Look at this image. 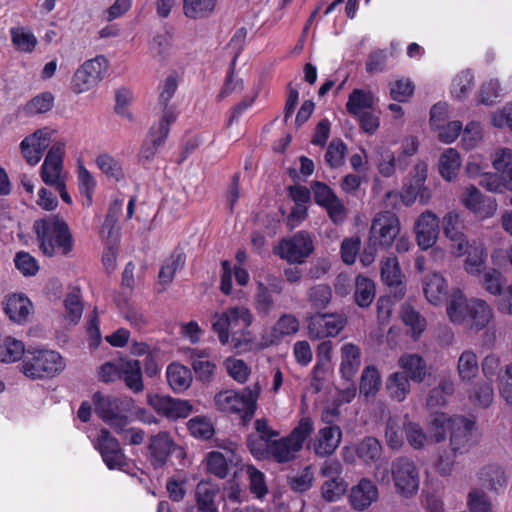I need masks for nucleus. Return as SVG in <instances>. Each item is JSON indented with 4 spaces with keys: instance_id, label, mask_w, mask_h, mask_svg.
Segmentation results:
<instances>
[{
    "instance_id": "obj_1",
    "label": "nucleus",
    "mask_w": 512,
    "mask_h": 512,
    "mask_svg": "<svg viewBox=\"0 0 512 512\" xmlns=\"http://www.w3.org/2000/svg\"><path fill=\"white\" fill-rule=\"evenodd\" d=\"M446 312L452 323L465 325L474 331L483 330L494 318V311L489 303L480 298L467 299L461 290L451 293Z\"/></svg>"
},
{
    "instance_id": "obj_2",
    "label": "nucleus",
    "mask_w": 512,
    "mask_h": 512,
    "mask_svg": "<svg viewBox=\"0 0 512 512\" xmlns=\"http://www.w3.org/2000/svg\"><path fill=\"white\" fill-rule=\"evenodd\" d=\"M34 231L39 249L45 256H65L72 254L74 238L68 224L58 216H49L35 221Z\"/></svg>"
},
{
    "instance_id": "obj_3",
    "label": "nucleus",
    "mask_w": 512,
    "mask_h": 512,
    "mask_svg": "<svg viewBox=\"0 0 512 512\" xmlns=\"http://www.w3.org/2000/svg\"><path fill=\"white\" fill-rule=\"evenodd\" d=\"M253 321L254 316L248 307L235 305L215 314L212 329L217 334L219 342L227 345L237 330L248 328Z\"/></svg>"
},
{
    "instance_id": "obj_4",
    "label": "nucleus",
    "mask_w": 512,
    "mask_h": 512,
    "mask_svg": "<svg viewBox=\"0 0 512 512\" xmlns=\"http://www.w3.org/2000/svg\"><path fill=\"white\" fill-rule=\"evenodd\" d=\"M63 357L53 350H29L22 362V372L31 379L53 377L64 370Z\"/></svg>"
},
{
    "instance_id": "obj_5",
    "label": "nucleus",
    "mask_w": 512,
    "mask_h": 512,
    "mask_svg": "<svg viewBox=\"0 0 512 512\" xmlns=\"http://www.w3.org/2000/svg\"><path fill=\"white\" fill-rule=\"evenodd\" d=\"M109 68V62L103 55L84 61L73 73L70 89L76 94L93 91L104 79Z\"/></svg>"
},
{
    "instance_id": "obj_6",
    "label": "nucleus",
    "mask_w": 512,
    "mask_h": 512,
    "mask_svg": "<svg viewBox=\"0 0 512 512\" xmlns=\"http://www.w3.org/2000/svg\"><path fill=\"white\" fill-rule=\"evenodd\" d=\"M261 393L259 383H254L241 392L225 390L214 397L216 408L225 413H240L252 416L256 410V402Z\"/></svg>"
},
{
    "instance_id": "obj_7",
    "label": "nucleus",
    "mask_w": 512,
    "mask_h": 512,
    "mask_svg": "<svg viewBox=\"0 0 512 512\" xmlns=\"http://www.w3.org/2000/svg\"><path fill=\"white\" fill-rule=\"evenodd\" d=\"M96 414L104 420L116 433L123 432L129 423L124 412L133 405L131 398H113L96 393L93 396Z\"/></svg>"
},
{
    "instance_id": "obj_8",
    "label": "nucleus",
    "mask_w": 512,
    "mask_h": 512,
    "mask_svg": "<svg viewBox=\"0 0 512 512\" xmlns=\"http://www.w3.org/2000/svg\"><path fill=\"white\" fill-rule=\"evenodd\" d=\"M401 231L398 216L391 211L378 212L372 219L369 231V245L373 249H388Z\"/></svg>"
},
{
    "instance_id": "obj_9",
    "label": "nucleus",
    "mask_w": 512,
    "mask_h": 512,
    "mask_svg": "<svg viewBox=\"0 0 512 512\" xmlns=\"http://www.w3.org/2000/svg\"><path fill=\"white\" fill-rule=\"evenodd\" d=\"M391 475L396 492L405 498L417 494L420 486V471L415 462L399 457L391 464Z\"/></svg>"
},
{
    "instance_id": "obj_10",
    "label": "nucleus",
    "mask_w": 512,
    "mask_h": 512,
    "mask_svg": "<svg viewBox=\"0 0 512 512\" xmlns=\"http://www.w3.org/2000/svg\"><path fill=\"white\" fill-rule=\"evenodd\" d=\"M273 251L290 264H302L313 253L314 243L308 232L299 231L292 237L282 239Z\"/></svg>"
},
{
    "instance_id": "obj_11",
    "label": "nucleus",
    "mask_w": 512,
    "mask_h": 512,
    "mask_svg": "<svg viewBox=\"0 0 512 512\" xmlns=\"http://www.w3.org/2000/svg\"><path fill=\"white\" fill-rule=\"evenodd\" d=\"M65 153L64 142L54 143L47 152L40 167V178L45 185L53 188L66 181L64 171Z\"/></svg>"
},
{
    "instance_id": "obj_12",
    "label": "nucleus",
    "mask_w": 512,
    "mask_h": 512,
    "mask_svg": "<svg viewBox=\"0 0 512 512\" xmlns=\"http://www.w3.org/2000/svg\"><path fill=\"white\" fill-rule=\"evenodd\" d=\"M428 166L425 162H418L413 167L408 183L404 184L403 193L400 195L396 191H388L385 194V206L395 208L397 206L398 198L400 197L405 205H411L418 192L425 187L427 179Z\"/></svg>"
},
{
    "instance_id": "obj_13",
    "label": "nucleus",
    "mask_w": 512,
    "mask_h": 512,
    "mask_svg": "<svg viewBox=\"0 0 512 512\" xmlns=\"http://www.w3.org/2000/svg\"><path fill=\"white\" fill-rule=\"evenodd\" d=\"M460 202L481 220L492 218L498 210L497 200L494 197L484 195L474 185L464 188L460 196Z\"/></svg>"
},
{
    "instance_id": "obj_14",
    "label": "nucleus",
    "mask_w": 512,
    "mask_h": 512,
    "mask_svg": "<svg viewBox=\"0 0 512 512\" xmlns=\"http://www.w3.org/2000/svg\"><path fill=\"white\" fill-rule=\"evenodd\" d=\"M382 454V445L372 436L363 438L359 443L345 445L341 450V456L345 463L354 464L357 459L366 464L377 461Z\"/></svg>"
},
{
    "instance_id": "obj_15",
    "label": "nucleus",
    "mask_w": 512,
    "mask_h": 512,
    "mask_svg": "<svg viewBox=\"0 0 512 512\" xmlns=\"http://www.w3.org/2000/svg\"><path fill=\"white\" fill-rule=\"evenodd\" d=\"M54 130L44 127L26 136L20 142V151L25 161L31 165H37L44 151L50 145Z\"/></svg>"
},
{
    "instance_id": "obj_16",
    "label": "nucleus",
    "mask_w": 512,
    "mask_h": 512,
    "mask_svg": "<svg viewBox=\"0 0 512 512\" xmlns=\"http://www.w3.org/2000/svg\"><path fill=\"white\" fill-rule=\"evenodd\" d=\"M94 446L100 452L104 463L110 470H123L128 466V459L123 453L118 440L108 430L102 429L100 431Z\"/></svg>"
},
{
    "instance_id": "obj_17",
    "label": "nucleus",
    "mask_w": 512,
    "mask_h": 512,
    "mask_svg": "<svg viewBox=\"0 0 512 512\" xmlns=\"http://www.w3.org/2000/svg\"><path fill=\"white\" fill-rule=\"evenodd\" d=\"M439 224V217L430 210L418 216L414 224V234L421 250H428L437 243L440 233Z\"/></svg>"
},
{
    "instance_id": "obj_18",
    "label": "nucleus",
    "mask_w": 512,
    "mask_h": 512,
    "mask_svg": "<svg viewBox=\"0 0 512 512\" xmlns=\"http://www.w3.org/2000/svg\"><path fill=\"white\" fill-rule=\"evenodd\" d=\"M147 402L159 415L172 420L186 418L193 410V406L188 400L174 399L159 394H148Z\"/></svg>"
},
{
    "instance_id": "obj_19",
    "label": "nucleus",
    "mask_w": 512,
    "mask_h": 512,
    "mask_svg": "<svg viewBox=\"0 0 512 512\" xmlns=\"http://www.w3.org/2000/svg\"><path fill=\"white\" fill-rule=\"evenodd\" d=\"M341 441V428L337 425H326L317 431L308 442L307 448L317 457H328L337 450Z\"/></svg>"
},
{
    "instance_id": "obj_20",
    "label": "nucleus",
    "mask_w": 512,
    "mask_h": 512,
    "mask_svg": "<svg viewBox=\"0 0 512 512\" xmlns=\"http://www.w3.org/2000/svg\"><path fill=\"white\" fill-rule=\"evenodd\" d=\"M345 326V320L334 314H317L308 322V335L311 339H323L338 335Z\"/></svg>"
},
{
    "instance_id": "obj_21",
    "label": "nucleus",
    "mask_w": 512,
    "mask_h": 512,
    "mask_svg": "<svg viewBox=\"0 0 512 512\" xmlns=\"http://www.w3.org/2000/svg\"><path fill=\"white\" fill-rule=\"evenodd\" d=\"M300 330V321L292 313L282 314L271 327L270 331L262 336V347L278 344L286 337L296 335Z\"/></svg>"
},
{
    "instance_id": "obj_22",
    "label": "nucleus",
    "mask_w": 512,
    "mask_h": 512,
    "mask_svg": "<svg viewBox=\"0 0 512 512\" xmlns=\"http://www.w3.org/2000/svg\"><path fill=\"white\" fill-rule=\"evenodd\" d=\"M379 491L374 482L368 478L360 479L350 488L348 500L356 511H365L373 503L377 502Z\"/></svg>"
},
{
    "instance_id": "obj_23",
    "label": "nucleus",
    "mask_w": 512,
    "mask_h": 512,
    "mask_svg": "<svg viewBox=\"0 0 512 512\" xmlns=\"http://www.w3.org/2000/svg\"><path fill=\"white\" fill-rule=\"evenodd\" d=\"M475 423L465 417L454 415L450 431V445L454 452L464 453L474 444L473 429Z\"/></svg>"
},
{
    "instance_id": "obj_24",
    "label": "nucleus",
    "mask_w": 512,
    "mask_h": 512,
    "mask_svg": "<svg viewBox=\"0 0 512 512\" xmlns=\"http://www.w3.org/2000/svg\"><path fill=\"white\" fill-rule=\"evenodd\" d=\"M186 353L196 379L203 383H210L217 370V363L212 359L210 349L189 348Z\"/></svg>"
},
{
    "instance_id": "obj_25",
    "label": "nucleus",
    "mask_w": 512,
    "mask_h": 512,
    "mask_svg": "<svg viewBox=\"0 0 512 512\" xmlns=\"http://www.w3.org/2000/svg\"><path fill=\"white\" fill-rule=\"evenodd\" d=\"M223 452L211 451L206 456L207 470L219 478H225L229 472V466L239 461L238 448L235 444L222 447Z\"/></svg>"
},
{
    "instance_id": "obj_26",
    "label": "nucleus",
    "mask_w": 512,
    "mask_h": 512,
    "mask_svg": "<svg viewBox=\"0 0 512 512\" xmlns=\"http://www.w3.org/2000/svg\"><path fill=\"white\" fill-rule=\"evenodd\" d=\"M423 293L426 300L434 305H441L448 296V281L439 272L426 275L422 280Z\"/></svg>"
},
{
    "instance_id": "obj_27",
    "label": "nucleus",
    "mask_w": 512,
    "mask_h": 512,
    "mask_svg": "<svg viewBox=\"0 0 512 512\" xmlns=\"http://www.w3.org/2000/svg\"><path fill=\"white\" fill-rule=\"evenodd\" d=\"M175 444L170 435L160 432L150 438L148 446V458L154 467L163 466L171 454Z\"/></svg>"
},
{
    "instance_id": "obj_28",
    "label": "nucleus",
    "mask_w": 512,
    "mask_h": 512,
    "mask_svg": "<svg viewBox=\"0 0 512 512\" xmlns=\"http://www.w3.org/2000/svg\"><path fill=\"white\" fill-rule=\"evenodd\" d=\"M3 305L9 319L18 324L28 321L33 310L31 301L23 294L7 295Z\"/></svg>"
},
{
    "instance_id": "obj_29",
    "label": "nucleus",
    "mask_w": 512,
    "mask_h": 512,
    "mask_svg": "<svg viewBox=\"0 0 512 512\" xmlns=\"http://www.w3.org/2000/svg\"><path fill=\"white\" fill-rule=\"evenodd\" d=\"M148 54L159 63H167L174 56L173 35L164 31L155 34L148 42Z\"/></svg>"
},
{
    "instance_id": "obj_30",
    "label": "nucleus",
    "mask_w": 512,
    "mask_h": 512,
    "mask_svg": "<svg viewBox=\"0 0 512 512\" xmlns=\"http://www.w3.org/2000/svg\"><path fill=\"white\" fill-rule=\"evenodd\" d=\"M119 379L135 393L142 392L144 384L142 380L141 364L138 360L119 359Z\"/></svg>"
},
{
    "instance_id": "obj_31",
    "label": "nucleus",
    "mask_w": 512,
    "mask_h": 512,
    "mask_svg": "<svg viewBox=\"0 0 512 512\" xmlns=\"http://www.w3.org/2000/svg\"><path fill=\"white\" fill-rule=\"evenodd\" d=\"M462 166L460 153L454 148L444 149L438 159V172L447 182L457 179Z\"/></svg>"
},
{
    "instance_id": "obj_32",
    "label": "nucleus",
    "mask_w": 512,
    "mask_h": 512,
    "mask_svg": "<svg viewBox=\"0 0 512 512\" xmlns=\"http://www.w3.org/2000/svg\"><path fill=\"white\" fill-rule=\"evenodd\" d=\"M375 105L376 99L371 91L354 89L348 96L346 110L353 117H357L367 111L374 110Z\"/></svg>"
},
{
    "instance_id": "obj_33",
    "label": "nucleus",
    "mask_w": 512,
    "mask_h": 512,
    "mask_svg": "<svg viewBox=\"0 0 512 512\" xmlns=\"http://www.w3.org/2000/svg\"><path fill=\"white\" fill-rule=\"evenodd\" d=\"M166 377L171 389L179 393L186 391L191 386L193 380L189 368L178 362H172L168 365Z\"/></svg>"
},
{
    "instance_id": "obj_34",
    "label": "nucleus",
    "mask_w": 512,
    "mask_h": 512,
    "mask_svg": "<svg viewBox=\"0 0 512 512\" xmlns=\"http://www.w3.org/2000/svg\"><path fill=\"white\" fill-rule=\"evenodd\" d=\"M398 365L414 382H422L427 376L426 362L419 354H403L398 359Z\"/></svg>"
},
{
    "instance_id": "obj_35",
    "label": "nucleus",
    "mask_w": 512,
    "mask_h": 512,
    "mask_svg": "<svg viewBox=\"0 0 512 512\" xmlns=\"http://www.w3.org/2000/svg\"><path fill=\"white\" fill-rule=\"evenodd\" d=\"M361 364V352L353 343H346L341 347L340 372L343 377L350 379L358 371Z\"/></svg>"
},
{
    "instance_id": "obj_36",
    "label": "nucleus",
    "mask_w": 512,
    "mask_h": 512,
    "mask_svg": "<svg viewBox=\"0 0 512 512\" xmlns=\"http://www.w3.org/2000/svg\"><path fill=\"white\" fill-rule=\"evenodd\" d=\"M25 352V345L21 340L12 336H0V362L15 363L26 355Z\"/></svg>"
},
{
    "instance_id": "obj_37",
    "label": "nucleus",
    "mask_w": 512,
    "mask_h": 512,
    "mask_svg": "<svg viewBox=\"0 0 512 512\" xmlns=\"http://www.w3.org/2000/svg\"><path fill=\"white\" fill-rule=\"evenodd\" d=\"M381 279L390 287H401L400 296L404 295L402 273L395 256H388L381 261Z\"/></svg>"
},
{
    "instance_id": "obj_38",
    "label": "nucleus",
    "mask_w": 512,
    "mask_h": 512,
    "mask_svg": "<svg viewBox=\"0 0 512 512\" xmlns=\"http://www.w3.org/2000/svg\"><path fill=\"white\" fill-rule=\"evenodd\" d=\"M453 420L454 416L446 413L435 414L428 424L430 442L433 444L443 442L446 439L447 432L451 431Z\"/></svg>"
},
{
    "instance_id": "obj_39",
    "label": "nucleus",
    "mask_w": 512,
    "mask_h": 512,
    "mask_svg": "<svg viewBox=\"0 0 512 512\" xmlns=\"http://www.w3.org/2000/svg\"><path fill=\"white\" fill-rule=\"evenodd\" d=\"M11 42L23 53H32L38 43L37 37L29 27L15 26L10 29Z\"/></svg>"
},
{
    "instance_id": "obj_40",
    "label": "nucleus",
    "mask_w": 512,
    "mask_h": 512,
    "mask_svg": "<svg viewBox=\"0 0 512 512\" xmlns=\"http://www.w3.org/2000/svg\"><path fill=\"white\" fill-rule=\"evenodd\" d=\"M186 257L184 253L175 251L171 253L164 261L158 275L159 283L166 287L169 285L176 272L184 267Z\"/></svg>"
},
{
    "instance_id": "obj_41",
    "label": "nucleus",
    "mask_w": 512,
    "mask_h": 512,
    "mask_svg": "<svg viewBox=\"0 0 512 512\" xmlns=\"http://www.w3.org/2000/svg\"><path fill=\"white\" fill-rule=\"evenodd\" d=\"M217 488L213 484L201 481L196 486L195 496L199 512H218L215 505Z\"/></svg>"
},
{
    "instance_id": "obj_42",
    "label": "nucleus",
    "mask_w": 512,
    "mask_h": 512,
    "mask_svg": "<svg viewBox=\"0 0 512 512\" xmlns=\"http://www.w3.org/2000/svg\"><path fill=\"white\" fill-rule=\"evenodd\" d=\"M95 164L106 177L117 182L125 177L121 162L107 152L99 153L95 158Z\"/></svg>"
},
{
    "instance_id": "obj_43",
    "label": "nucleus",
    "mask_w": 512,
    "mask_h": 512,
    "mask_svg": "<svg viewBox=\"0 0 512 512\" xmlns=\"http://www.w3.org/2000/svg\"><path fill=\"white\" fill-rule=\"evenodd\" d=\"M463 268L465 272L472 276H479L486 265L487 253L483 246L473 245L466 252Z\"/></svg>"
},
{
    "instance_id": "obj_44",
    "label": "nucleus",
    "mask_w": 512,
    "mask_h": 512,
    "mask_svg": "<svg viewBox=\"0 0 512 512\" xmlns=\"http://www.w3.org/2000/svg\"><path fill=\"white\" fill-rule=\"evenodd\" d=\"M493 168L508 180V191L512 192V149H497L492 156Z\"/></svg>"
},
{
    "instance_id": "obj_45",
    "label": "nucleus",
    "mask_w": 512,
    "mask_h": 512,
    "mask_svg": "<svg viewBox=\"0 0 512 512\" xmlns=\"http://www.w3.org/2000/svg\"><path fill=\"white\" fill-rule=\"evenodd\" d=\"M388 395L399 402L406 399L410 393V381L403 372H394L386 380Z\"/></svg>"
},
{
    "instance_id": "obj_46",
    "label": "nucleus",
    "mask_w": 512,
    "mask_h": 512,
    "mask_svg": "<svg viewBox=\"0 0 512 512\" xmlns=\"http://www.w3.org/2000/svg\"><path fill=\"white\" fill-rule=\"evenodd\" d=\"M300 448H298L288 436L280 438L278 440H273L270 446V455L277 462L283 463L288 462L294 459L298 452H300Z\"/></svg>"
},
{
    "instance_id": "obj_47",
    "label": "nucleus",
    "mask_w": 512,
    "mask_h": 512,
    "mask_svg": "<svg viewBox=\"0 0 512 512\" xmlns=\"http://www.w3.org/2000/svg\"><path fill=\"white\" fill-rule=\"evenodd\" d=\"M375 284L370 278L358 275L355 279L354 297L358 306L368 307L375 298Z\"/></svg>"
},
{
    "instance_id": "obj_48",
    "label": "nucleus",
    "mask_w": 512,
    "mask_h": 512,
    "mask_svg": "<svg viewBox=\"0 0 512 512\" xmlns=\"http://www.w3.org/2000/svg\"><path fill=\"white\" fill-rule=\"evenodd\" d=\"M479 371L478 358L472 350H465L459 356L457 372L461 381H471Z\"/></svg>"
},
{
    "instance_id": "obj_49",
    "label": "nucleus",
    "mask_w": 512,
    "mask_h": 512,
    "mask_svg": "<svg viewBox=\"0 0 512 512\" xmlns=\"http://www.w3.org/2000/svg\"><path fill=\"white\" fill-rule=\"evenodd\" d=\"M380 385L381 376L378 369L374 366H366L361 375L360 394L366 399L374 397L379 391Z\"/></svg>"
},
{
    "instance_id": "obj_50",
    "label": "nucleus",
    "mask_w": 512,
    "mask_h": 512,
    "mask_svg": "<svg viewBox=\"0 0 512 512\" xmlns=\"http://www.w3.org/2000/svg\"><path fill=\"white\" fill-rule=\"evenodd\" d=\"M407 421H402L397 418H390L387 421L385 429V440L389 448L399 450L403 447L405 437L404 424Z\"/></svg>"
},
{
    "instance_id": "obj_51",
    "label": "nucleus",
    "mask_w": 512,
    "mask_h": 512,
    "mask_svg": "<svg viewBox=\"0 0 512 512\" xmlns=\"http://www.w3.org/2000/svg\"><path fill=\"white\" fill-rule=\"evenodd\" d=\"M77 182L80 194L86 198L87 205H91L97 181L94 175L86 168L83 161H78Z\"/></svg>"
},
{
    "instance_id": "obj_52",
    "label": "nucleus",
    "mask_w": 512,
    "mask_h": 512,
    "mask_svg": "<svg viewBox=\"0 0 512 512\" xmlns=\"http://www.w3.org/2000/svg\"><path fill=\"white\" fill-rule=\"evenodd\" d=\"M217 0H183V13L191 19H199L211 14Z\"/></svg>"
},
{
    "instance_id": "obj_53",
    "label": "nucleus",
    "mask_w": 512,
    "mask_h": 512,
    "mask_svg": "<svg viewBox=\"0 0 512 512\" xmlns=\"http://www.w3.org/2000/svg\"><path fill=\"white\" fill-rule=\"evenodd\" d=\"M403 323L410 328L413 339H418L426 328L425 319L409 305H403L401 310Z\"/></svg>"
},
{
    "instance_id": "obj_54",
    "label": "nucleus",
    "mask_w": 512,
    "mask_h": 512,
    "mask_svg": "<svg viewBox=\"0 0 512 512\" xmlns=\"http://www.w3.org/2000/svg\"><path fill=\"white\" fill-rule=\"evenodd\" d=\"M244 471L249 480V489L258 499L264 498L268 494L265 474L253 465H246Z\"/></svg>"
},
{
    "instance_id": "obj_55",
    "label": "nucleus",
    "mask_w": 512,
    "mask_h": 512,
    "mask_svg": "<svg viewBox=\"0 0 512 512\" xmlns=\"http://www.w3.org/2000/svg\"><path fill=\"white\" fill-rule=\"evenodd\" d=\"M404 428L406 441L414 450H422L431 443L429 435L418 423L407 421Z\"/></svg>"
},
{
    "instance_id": "obj_56",
    "label": "nucleus",
    "mask_w": 512,
    "mask_h": 512,
    "mask_svg": "<svg viewBox=\"0 0 512 512\" xmlns=\"http://www.w3.org/2000/svg\"><path fill=\"white\" fill-rule=\"evenodd\" d=\"M314 431V422L308 415H303L297 425L287 435L289 439L302 450L305 441L311 436Z\"/></svg>"
},
{
    "instance_id": "obj_57",
    "label": "nucleus",
    "mask_w": 512,
    "mask_h": 512,
    "mask_svg": "<svg viewBox=\"0 0 512 512\" xmlns=\"http://www.w3.org/2000/svg\"><path fill=\"white\" fill-rule=\"evenodd\" d=\"M347 492V482L343 479H326L321 486V496L327 502L340 500Z\"/></svg>"
},
{
    "instance_id": "obj_58",
    "label": "nucleus",
    "mask_w": 512,
    "mask_h": 512,
    "mask_svg": "<svg viewBox=\"0 0 512 512\" xmlns=\"http://www.w3.org/2000/svg\"><path fill=\"white\" fill-rule=\"evenodd\" d=\"M454 392V384L451 380L444 379L439 385L433 388L427 398V405L431 408L443 406L447 402V397Z\"/></svg>"
},
{
    "instance_id": "obj_59",
    "label": "nucleus",
    "mask_w": 512,
    "mask_h": 512,
    "mask_svg": "<svg viewBox=\"0 0 512 512\" xmlns=\"http://www.w3.org/2000/svg\"><path fill=\"white\" fill-rule=\"evenodd\" d=\"M474 86L473 74L466 70L459 73L453 80L451 94L456 99H464L471 92Z\"/></svg>"
},
{
    "instance_id": "obj_60",
    "label": "nucleus",
    "mask_w": 512,
    "mask_h": 512,
    "mask_svg": "<svg viewBox=\"0 0 512 512\" xmlns=\"http://www.w3.org/2000/svg\"><path fill=\"white\" fill-rule=\"evenodd\" d=\"M227 373L240 384L247 382L251 369L242 359L229 357L224 361Z\"/></svg>"
},
{
    "instance_id": "obj_61",
    "label": "nucleus",
    "mask_w": 512,
    "mask_h": 512,
    "mask_svg": "<svg viewBox=\"0 0 512 512\" xmlns=\"http://www.w3.org/2000/svg\"><path fill=\"white\" fill-rule=\"evenodd\" d=\"M254 307L259 315L268 316L274 307V300L267 286L258 282L254 296Z\"/></svg>"
},
{
    "instance_id": "obj_62",
    "label": "nucleus",
    "mask_w": 512,
    "mask_h": 512,
    "mask_svg": "<svg viewBox=\"0 0 512 512\" xmlns=\"http://www.w3.org/2000/svg\"><path fill=\"white\" fill-rule=\"evenodd\" d=\"M505 277L496 269H490L483 273L482 287L493 296H499L503 291Z\"/></svg>"
},
{
    "instance_id": "obj_63",
    "label": "nucleus",
    "mask_w": 512,
    "mask_h": 512,
    "mask_svg": "<svg viewBox=\"0 0 512 512\" xmlns=\"http://www.w3.org/2000/svg\"><path fill=\"white\" fill-rule=\"evenodd\" d=\"M190 433L195 438L209 439L214 434V427L211 421L203 416H196L187 423Z\"/></svg>"
},
{
    "instance_id": "obj_64",
    "label": "nucleus",
    "mask_w": 512,
    "mask_h": 512,
    "mask_svg": "<svg viewBox=\"0 0 512 512\" xmlns=\"http://www.w3.org/2000/svg\"><path fill=\"white\" fill-rule=\"evenodd\" d=\"M497 389L500 398L512 407V364L506 365L503 372L499 374Z\"/></svg>"
}]
</instances>
